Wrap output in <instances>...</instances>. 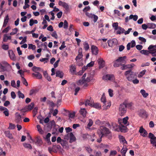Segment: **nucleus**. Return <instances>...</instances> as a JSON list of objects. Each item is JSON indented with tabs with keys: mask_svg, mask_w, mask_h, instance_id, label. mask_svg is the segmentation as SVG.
I'll return each mask as SVG.
<instances>
[{
	"mask_svg": "<svg viewBox=\"0 0 156 156\" xmlns=\"http://www.w3.org/2000/svg\"><path fill=\"white\" fill-rule=\"evenodd\" d=\"M126 58V56L119 57L114 62V66L117 67L125 64L126 63V61L125 60Z\"/></svg>",
	"mask_w": 156,
	"mask_h": 156,
	"instance_id": "obj_1",
	"label": "nucleus"
},
{
	"mask_svg": "<svg viewBox=\"0 0 156 156\" xmlns=\"http://www.w3.org/2000/svg\"><path fill=\"white\" fill-rule=\"evenodd\" d=\"M124 74L127 79L130 81L133 80V79L136 78L137 77L136 74L135 73L133 72L131 69H129L126 71Z\"/></svg>",
	"mask_w": 156,
	"mask_h": 156,
	"instance_id": "obj_2",
	"label": "nucleus"
},
{
	"mask_svg": "<svg viewBox=\"0 0 156 156\" xmlns=\"http://www.w3.org/2000/svg\"><path fill=\"white\" fill-rule=\"evenodd\" d=\"M109 129L103 126H101L97 131V133L99 135H103V136L105 134H109Z\"/></svg>",
	"mask_w": 156,
	"mask_h": 156,
	"instance_id": "obj_3",
	"label": "nucleus"
},
{
	"mask_svg": "<svg viewBox=\"0 0 156 156\" xmlns=\"http://www.w3.org/2000/svg\"><path fill=\"white\" fill-rule=\"evenodd\" d=\"M126 105L123 103L120 105L119 108V114L120 116L123 115L126 112L127 108Z\"/></svg>",
	"mask_w": 156,
	"mask_h": 156,
	"instance_id": "obj_4",
	"label": "nucleus"
},
{
	"mask_svg": "<svg viewBox=\"0 0 156 156\" xmlns=\"http://www.w3.org/2000/svg\"><path fill=\"white\" fill-rule=\"evenodd\" d=\"M117 43V40L115 38L108 40V45L111 47L116 45Z\"/></svg>",
	"mask_w": 156,
	"mask_h": 156,
	"instance_id": "obj_5",
	"label": "nucleus"
},
{
	"mask_svg": "<svg viewBox=\"0 0 156 156\" xmlns=\"http://www.w3.org/2000/svg\"><path fill=\"white\" fill-rule=\"evenodd\" d=\"M139 132L141 134V135L144 137H146L147 135V131L143 128L142 126L140 127Z\"/></svg>",
	"mask_w": 156,
	"mask_h": 156,
	"instance_id": "obj_6",
	"label": "nucleus"
},
{
	"mask_svg": "<svg viewBox=\"0 0 156 156\" xmlns=\"http://www.w3.org/2000/svg\"><path fill=\"white\" fill-rule=\"evenodd\" d=\"M135 66V65L133 63L129 64L123 65L120 68L122 70H125L131 68Z\"/></svg>",
	"mask_w": 156,
	"mask_h": 156,
	"instance_id": "obj_7",
	"label": "nucleus"
},
{
	"mask_svg": "<svg viewBox=\"0 0 156 156\" xmlns=\"http://www.w3.org/2000/svg\"><path fill=\"white\" fill-rule=\"evenodd\" d=\"M102 79L104 80H113L114 79V76L113 75L107 74L104 76Z\"/></svg>",
	"mask_w": 156,
	"mask_h": 156,
	"instance_id": "obj_8",
	"label": "nucleus"
},
{
	"mask_svg": "<svg viewBox=\"0 0 156 156\" xmlns=\"http://www.w3.org/2000/svg\"><path fill=\"white\" fill-rule=\"evenodd\" d=\"M92 53L93 55H97L98 53V48L95 46L93 45L91 47Z\"/></svg>",
	"mask_w": 156,
	"mask_h": 156,
	"instance_id": "obj_9",
	"label": "nucleus"
},
{
	"mask_svg": "<svg viewBox=\"0 0 156 156\" xmlns=\"http://www.w3.org/2000/svg\"><path fill=\"white\" fill-rule=\"evenodd\" d=\"M76 66L73 64L71 65L69 67L70 72L72 74H76Z\"/></svg>",
	"mask_w": 156,
	"mask_h": 156,
	"instance_id": "obj_10",
	"label": "nucleus"
},
{
	"mask_svg": "<svg viewBox=\"0 0 156 156\" xmlns=\"http://www.w3.org/2000/svg\"><path fill=\"white\" fill-rule=\"evenodd\" d=\"M98 61L99 65V68H102L105 66V62L103 59L100 58L98 59Z\"/></svg>",
	"mask_w": 156,
	"mask_h": 156,
	"instance_id": "obj_11",
	"label": "nucleus"
},
{
	"mask_svg": "<svg viewBox=\"0 0 156 156\" xmlns=\"http://www.w3.org/2000/svg\"><path fill=\"white\" fill-rule=\"evenodd\" d=\"M94 101L92 99H91V98H90V99H87L85 101V105L86 106L88 105L91 106L92 105V104L93 103Z\"/></svg>",
	"mask_w": 156,
	"mask_h": 156,
	"instance_id": "obj_12",
	"label": "nucleus"
},
{
	"mask_svg": "<svg viewBox=\"0 0 156 156\" xmlns=\"http://www.w3.org/2000/svg\"><path fill=\"white\" fill-rule=\"evenodd\" d=\"M32 75L33 77H35L36 79H41L42 78V75L39 73H32Z\"/></svg>",
	"mask_w": 156,
	"mask_h": 156,
	"instance_id": "obj_13",
	"label": "nucleus"
},
{
	"mask_svg": "<svg viewBox=\"0 0 156 156\" xmlns=\"http://www.w3.org/2000/svg\"><path fill=\"white\" fill-rule=\"evenodd\" d=\"M35 140L36 144L37 146H40L42 144V142L40 138L37 137H36Z\"/></svg>",
	"mask_w": 156,
	"mask_h": 156,
	"instance_id": "obj_14",
	"label": "nucleus"
},
{
	"mask_svg": "<svg viewBox=\"0 0 156 156\" xmlns=\"http://www.w3.org/2000/svg\"><path fill=\"white\" fill-rule=\"evenodd\" d=\"M33 71L35 73H39L38 71H43V70L41 68L39 67H37L36 66H34L32 68Z\"/></svg>",
	"mask_w": 156,
	"mask_h": 156,
	"instance_id": "obj_15",
	"label": "nucleus"
},
{
	"mask_svg": "<svg viewBox=\"0 0 156 156\" xmlns=\"http://www.w3.org/2000/svg\"><path fill=\"white\" fill-rule=\"evenodd\" d=\"M128 119L129 117L128 116H126L122 119V123L124 125H125L126 126H128L129 125V123L128 121Z\"/></svg>",
	"mask_w": 156,
	"mask_h": 156,
	"instance_id": "obj_16",
	"label": "nucleus"
},
{
	"mask_svg": "<svg viewBox=\"0 0 156 156\" xmlns=\"http://www.w3.org/2000/svg\"><path fill=\"white\" fill-rule=\"evenodd\" d=\"M63 76L64 73L62 71L58 70L56 72V76L57 77L62 78L63 77Z\"/></svg>",
	"mask_w": 156,
	"mask_h": 156,
	"instance_id": "obj_17",
	"label": "nucleus"
},
{
	"mask_svg": "<svg viewBox=\"0 0 156 156\" xmlns=\"http://www.w3.org/2000/svg\"><path fill=\"white\" fill-rule=\"evenodd\" d=\"M87 111L85 108H81L80 111V114L82 115L83 117L86 116L87 114Z\"/></svg>",
	"mask_w": 156,
	"mask_h": 156,
	"instance_id": "obj_18",
	"label": "nucleus"
},
{
	"mask_svg": "<svg viewBox=\"0 0 156 156\" xmlns=\"http://www.w3.org/2000/svg\"><path fill=\"white\" fill-rule=\"evenodd\" d=\"M69 135V136H71L69 140V142L70 143H72L76 140V138L74 136V135L72 133H70Z\"/></svg>",
	"mask_w": 156,
	"mask_h": 156,
	"instance_id": "obj_19",
	"label": "nucleus"
},
{
	"mask_svg": "<svg viewBox=\"0 0 156 156\" xmlns=\"http://www.w3.org/2000/svg\"><path fill=\"white\" fill-rule=\"evenodd\" d=\"M9 20V16L8 15H7L5 17L4 20V22L3 23V25L2 27H5L8 22V21Z\"/></svg>",
	"mask_w": 156,
	"mask_h": 156,
	"instance_id": "obj_20",
	"label": "nucleus"
},
{
	"mask_svg": "<svg viewBox=\"0 0 156 156\" xmlns=\"http://www.w3.org/2000/svg\"><path fill=\"white\" fill-rule=\"evenodd\" d=\"M119 128L122 132H126L127 127L126 126H124L122 124H119Z\"/></svg>",
	"mask_w": 156,
	"mask_h": 156,
	"instance_id": "obj_21",
	"label": "nucleus"
},
{
	"mask_svg": "<svg viewBox=\"0 0 156 156\" xmlns=\"http://www.w3.org/2000/svg\"><path fill=\"white\" fill-rule=\"evenodd\" d=\"M148 49L149 50V52L156 51V45H151L148 47Z\"/></svg>",
	"mask_w": 156,
	"mask_h": 156,
	"instance_id": "obj_22",
	"label": "nucleus"
},
{
	"mask_svg": "<svg viewBox=\"0 0 156 156\" xmlns=\"http://www.w3.org/2000/svg\"><path fill=\"white\" fill-rule=\"evenodd\" d=\"M4 133L5 136L9 138L12 139L13 138L12 135L11 133H10L9 131H5Z\"/></svg>",
	"mask_w": 156,
	"mask_h": 156,
	"instance_id": "obj_23",
	"label": "nucleus"
},
{
	"mask_svg": "<svg viewBox=\"0 0 156 156\" xmlns=\"http://www.w3.org/2000/svg\"><path fill=\"white\" fill-rule=\"evenodd\" d=\"M140 93L144 98L147 97L149 95L148 94L146 93L145 91L143 89L140 90Z\"/></svg>",
	"mask_w": 156,
	"mask_h": 156,
	"instance_id": "obj_24",
	"label": "nucleus"
},
{
	"mask_svg": "<svg viewBox=\"0 0 156 156\" xmlns=\"http://www.w3.org/2000/svg\"><path fill=\"white\" fill-rule=\"evenodd\" d=\"M140 114L143 117H147V116L146 112L143 109L140 110Z\"/></svg>",
	"mask_w": 156,
	"mask_h": 156,
	"instance_id": "obj_25",
	"label": "nucleus"
},
{
	"mask_svg": "<svg viewBox=\"0 0 156 156\" xmlns=\"http://www.w3.org/2000/svg\"><path fill=\"white\" fill-rule=\"evenodd\" d=\"M91 107H94L97 109L100 108H101V105L98 103H94V102L92 104V105Z\"/></svg>",
	"mask_w": 156,
	"mask_h": 156,
	"instance_id": "obj_26",
	"label": "nucleus"
},
{
	"mask_svg": "<svg viewBox=\"0 0 156 156\" xmlns=\"http://www.w3.org/2000/svg\"><path fill=\"white\" fill-rule=\"evenodd\" d=\"M84 48L85 51H87L89 48V46L87 42H85L83 44Z\"/></svg>",
	"mask_w": 156,
	"mask_h": 156,
	"instance_id": "obj_27",
	"label": "nucleus"
},
{
	"mask_svg": "<svg viewBox=\"0 0 156 156\" xmlns=\"http://www.w3.org/2000/svg\"><path fill=\"white\" fill-rule=\"evenodd\" d=\"M23 146L25 148L27 149H31L32 148L31 145L30 144L24 143L23 144Z\"/></svg>",
	"mask_w": 156,
	"mask_h": 156,
	"instance_id": "obj_28",
	"label": "nucleus"
},
{
	"mask_svg": "<svg viewBox=\"0 0 156 156\" xmlns=\"http://www.w3.org/2000/svg\"><path fill=\"white\" fill-rule=\"evenodd\" d=\"M37 129L38 131L39 132V133L41 134H43L44 133V131L42 130V129L41 128V126L40 125H37Z\"/></svg>",
	"mask_w": 156,
	"mask_h": 156,
	"instance_id": "obj_29",
	"label": "nucleus"
},
{
	"mask_svg": "<svg viewBox=\"0 0 156 156\" xmlns=\"http://www.w3.org/2000/svg\"><path fill=\"white\" fill-rule=\"evenodd\" d=\"M51 136V133H48L46 136V139L48 143L49 142H50V143H51V142L50 141V138Z\"/></svg>",
	"mask_w": 156,
	"mask_h": 156,
	"instance_id": "obj_30",
	"label": "nucleus"
},
{
	"mask_svg": "<svg viewBox=\"0 0 156 156\" xmlns=\"http://www.w3.org/2000/svg\"><path fill=\"white\" fill-rule=\"evenodd\" d=\"M119 138L120 141L124 143H127L126 141L123 136H119Z\"/></svg>",
	"mask_w": 156,
	"mask_h": 156,
	"instance_id": "obj_31",
	"label": "nucleus"
},
{
	"mask_svg": "<svg viewBox=\"0 0 156 156\" xmlns=\"http://www.w3.org/2000/svg\"><path fill=\"white\" fill-rule=\"evenodd\" d=\"M2 64L4 66L5 68L7 70V68L10 66L9 64L6 61L2 62Z\"/></svg>",
	"mask_w": 156,
	"mask_h": 156,
	"instance_id": "obj_32",
	"label": "nucleus"
},
{
	"mask_svg": "<svg viewBox=\"0 0 156 156\" xmlns=\"http://www.w3.org/2000/svg\"><path fill=\"white\" fill-rule=\"evenodd\" d=\"M83 56V55L82 52H79L78 55L76 57L75 60H77L80 59Z\"/></svg>",
	"mask_w": 156,
	"mask_h": 156,
	"instance_id": "obj_33",
	"label": "nucleus"
},
{
	"mask_svg": "<svg viewBox=\"0 0 156 156\" xmlns=\"http://www.w3.org/2000/svg\"><path fill=\"white\" fill-rule=\"evenodd\" d=\"M6 70L4 66H3L2 63H0V72H3Z\"/></svg>",
	"mask_w": 156,
	"mask_h": 156,
	"instance_id": "obj_34",
	"label": "nucleus"
},
{
	"mask_svg": "<svg viewBox=\"0 0 156 156\" xmlns=\"http://www.w3.org/2000/svg\"><path fill=\"white\" fill-rule=\"evenodd\" d=\"M156 27L154 23H149L148 24V28L150 29H154Z\"/></svg>",
	"mask_w": 156,
	"mask_h": 156,
	"instance_id": "obj_35",
	"label": "nucleus"
},
{
	"mask_svg": "<svg viewBox=\"0 0 156 156\" xmlns=\"http://www.w3.org/2000/svg\"><path fill=\"white\" fill-rule=\"evenodd\" d=\"M86 150L89 154H91L93 151V149H91L90 146H88L85 147Z\"/></svg>",
	"mask_w": 156,
	"mask_h": 156,
	"instance_id": "obj_36",
	"label": "nucleus"
},
{
	"mask_svg": "<svg viewBox=\"0 0 156 156\" xmlns=\"http://www.w3.org/2000/svg\"><path fill=\"white\" fill-rule=\"evenodd\" d=\"M21 78L23 83L26 86H27L28 83L26 79L23 77H22Z\"/></svg>",
	"mask_w": 156,
	"mask_h": 156,
	"instance_id": "obj_37",
	"label": "nucleus"
},
{
	"mask_svg": "<svg viewBox=\"0 0 156 156\" xmlns=\"http://www.w3.org/2000/svg\"><path fill=\"white\" fill-rule=\"evenodd\" d=\"M112 26L113 27H114L115 29V30L119 29V27L118 26V23H114Z\"/></svg>",
	"mask_w": 156,
	"mask_h": 156,
	"instance_id": "obj_38",
	"label": "nucleus"
},
{
	"mask_svg": "<svg viewBox=\"0 0 156 156\" xmlns=\"http://www.w3.org/2000/svg\"><path fill=\"white\" fill-rule=\"evenodd\" d=\"M34 106V104L33 103H31L27 107V109L28 110H32Z\"/></svg>",
	"mask_w": 156,
	"mask_h": 156,
	"instance_id": "obj_39",
	"label": "nucleus"
},
{
	"mask_svg": "<svg viewBox=\"0 0 156 156\" xmlns=\"http://www.w3.org/2000/svg\"><path fill=\"white\" fill-rule=\"evenodd\" d=\"M36 48L35 45L32 44H29L28 48L34 50Z\"/></svg>",
	"mask_w": 156,
	"mask_h": 156,
	"instance_id": "obj_40",
	"label": "nucleus"
},
{
	"mask_svg": "<svg viewBox=\"0 0 156 156\" xmlns=\"http://www.w3.org/2000/svg\"><path fill=\"white\" fill-rule=\"evenodd\" d=\"M18 29L17 28H14L12 30V32L10 33L11 35H13L16 34Z\"/></svg>",
	"mask_w": 156,
	"mask_h": 156,
	"instance_id": "obj_41",
	"label": "nucleus"
},
{
	"mask_svg": "<svg viewBox=\"0 0 156 156\" xmlns=\"http://www.w3.org/2000/svg\"><path fill=\"white\" fill-rule=\"evenodd\" d=\"M68 23L66 20H65L64 21L63 24V28L66 29L68 28Z\"/></svg>",
	"mask_w": 156,
	"mask_h": 156,
	"instance_id": "obj_42",
	"label": "nucleus"
},
{
	"mask_svg": "<svg viewBox=\"0 0 156 156\" xmlns=\"http://www.w3.org/2000/svg\"><path fill=\"white\" fill-rule=\"evenodd\" d=\"M18 95L19 98H24V94L22 93L20 91H18Z\"/></svg>",
	"mask_w": 156,
	"mask_h": 156,
	"instance_id": "obj_43",
	"label": "nucleus"
},
{
	"mask_svg": "<svg viewBox=\"0 0 156 156\" xmlns=\"http://www.w3.org/2000/svg\"><path fill=\"white\" fill-rule=\"evenodd\" d=\"M146 72V70H143L140 73V74L138 75V77H142L145 74Z\"/></svg>",
	"mask_w": 156,
	"mask_h": 156,
	"instance_id": "obj_44",
	"label": "nucleus"
},
{
	"mask_svg": "<svg viewBox=\"0 0 156 156\" xmlns=\"http://www.w3.org/2000/svg\"><path fill=\"white\" fill-rule=\"evenodd\" d=\"M60 60V58H58V60L54 64V67L55 68H56L58 66V63Z\"/></svg>",
	"mask_w": 156,
	"mask_h": 156,
	"instance_id": "obj_45",
	"label": "nucleus"
},
{
	"mask_svg": "<svg viewBox=\"0 0 156 156\" xmlns=\"http://www.w3.org/2000/svg\"><path fill=\"white\" fill-rule=\"evenodd\" d=\"M123 104H124L125 105H126V108H131V107L132 106V103H127L126 102H123Z\"/></svg>",
	"mask_w": 156,
	"mask_h": 156,
	"instance_id": "obj_46",
	"label": "nucleus"
},
{
	"mask_svg": "<svg viewBox=\"0 0 156 156\" xmlns=\"http://www.w3.org/2000/svg\"><path fill=\"white\" fill-rule=\"evenodd\" d=\"M90 9V7L89 6H85L83 10V11L84 12H87V11H89Z\"/></svg>",
	"mask_w": 156,
	"mask_h": 156,
	"instance_id": "obj_47",
	"label": "nucleus"
},
{
	"mask_svg": "<svg viewBox=\"0 0 156 156\" xmlns=\"http://www.w3.org/2000/svg\"><path fill=\"white\" fill-rule=\"evenodd\" d=\"M85 14L89 18H93V16L94 15L93 14L89 13L88 12H86L85 13Z\"/></svg>",
	"mask_w": 156,
	"mask_h": 156,
	"instance_id": "obj_48",
	"label": "nucleus"
},
{
	"mask_svg": "<svg viewBox=\"0 0 156 156\" xmlns=\"http://www.w3.org/2000/svg\"><path fill=\"white\" fill-rule=\"evenodd\" d=\"M65 42L64 41H63L62 42L61 46L59 48V49H60V50H62L64 48L66 47V46L65 45Z\"/></svg>",
	"mask_w": 156,
	"mask_h": 156,
	"instance_id": "obj_49",
	"label": "nucleus"
},
{
	"mask_svg": "<svg viewBox=\"0 0 156 156\" xmlns=\"http://www.w3.org/2000/svg\"><path fill=\"white\" fill-rule=\"evenodd\" d=\"M154 137H154V139H151L150 140L151 143L153 145L156 143V137L155 136Z\"/></svg>",
	"mask_w": 156,
	"mask_h": 156,
	"instance_id": "obj_50",
	"label": "nucleus"
},
{
	"mask_svg": "<svg viewBox=\"0 0 156 156\" xmlns=\"http://www.w3.org/2000/svg\"><path fill=\"white\" fill-rule=\"evenodd\" d=\"M51 35L53 37H55V38H57L58 37V35L56 33V31H54L53 33L51 34Z\"/></svg>",
	"mask_w": 156,
	"mask_h": 156,
	"instance_id": "obj_51",
	"label": "nucleus"
},
{
	"mask_svg": "<svg viewBox=\"0 0 156 156\" xmlns=\"http://www.w3.org/2000/svg\"><path fill=\"white\" fill-rule=\"evenodd\" d=\"M108 92L109 94V95L111 97H112L113 96V90L111 89H108Z\"/></svg>",
	"mask_w": 156,
	"mask_h": 156,
	"instance_id": "obj_52",
	"label": "nucleus"
},
{
	"mask_svg": "<svg viewBox=\"0 0 156 156\" xmlns=\"http://www.w3.org/2000/svg\"><path fill=\"white\" fill-rule=\"evenodd\" d=\"M48 60V58H41L40 59V61H41V62H44V63H45L47 62Z\"/></svg>",
	"mask_w": 156,
	"mask_h": 156,
	"instance_id": "obj_53",
	"label": "nucleus"
},
{
	"mask_svg": "<svg viewBox=\"0 0 156 156\" xmlns=\"http://www.w3.org/2000/svg\"><path fill=\"white\" fill-rule=\"evenodd\" d=\"M75 112L70 113L69 114V118H73L75 116Z\"/></svg>",
	"mask_w": 156,
	"mask_h": 156,
	"instance_id": "obj_54",
	"label": "nucleus"
},
{
	"mask_svg": "<svg viewBox=\"0 0 156 156\" xmlns=\"http://www.w3.org/2000/svg\"><path fill=\"white\" fill-rule=\"evenodd\" d=\"M10 29V27H8L5 28L2 31V33H7L9 31V30Z\"/></svg>",
	"mask_w": 156,
	"mask_h": 156,
	"instance_id": "obj_55",
	"label": "nucleus"
},
{
	"mask_svg": "<svg viewBox=\"0 0 156 156\" xmlns=\"http://www.w3.org/2000/svg\"><path fill=\"white\" fill-rule=\"evenodd\" d=\"M140 52L142 54L145 55H147L148 54V51L146 50H143L140 51Z\"/></svg>",
	"mask_w": 156,
	"mask_h": 156,
	"instance_id": "obj_56",
	"label": "nucleus"
},
{
	"mask_svg": "<svg viewBox=\"0 0 156 156\" xmlns=\"http://www.w3.org/2000/svg\"><path fill=\"white\" fill-rule=\"evenodd\" d=\"M2 48L3 49L6 50L9 49V46L8 45L4 44L2 46Z\"/></svg>",
	"mask_w": 156,
	"mask_h": 156,
	"instance_id": "obj_57",
	"label": "nucleus"
},
{
	"mask_svg": "<svg viewBox=\"0 0 156 156\" xmlns=\"http://www.w3.org/2000/svg\"><path fill=\"white\" fill-rule=\"evenodd\" d=\"M93 124V121L91 119H89V122L87 124V126L88 127H91Z\"/></svg>",
	"mask_w": 156,
	"mask_h": 156,
	"instance_id": "obj_58",
	"label": "nucleus"
},
{
	"mask_svg": "<svg viewBox=\"0 0 156 156\" xmlns=\"http://www.w3.org/2000/svg\"><path fill=\"white\" fill-rule=\"evenodd\" d=\"M101 101L102 102H103V103L105 105V103L106 101V98H105V97L103 95L101 97Z\"/></svg>",
	"mask_w": 156,
	"mask_h": 156,
	"instance_id": "obj_59",
	"label": "nucleus"
},
{
	"mask_svg": "<svg viewBox=\"0 0 156 156\" xmlns=\"http://www.w3.org/2000/svg\"><path fill=\"white\" fill-rule=\"evenodd\" d=\"M15 128V125L12 124L11 123H9V129H13Z\"/></svg>",
	"mask_w": 156,
	"mask_h": 156,
	"instance_id": "obj_60",
	"label": "nucleus"
},
{
	"mask_svg": "<svg viewBox=\"0 0 156 156\" xmlns=\"http://www.w3.org/2000/svg\"><path fill=\"white\" fill-rule=\"evenodd\" d=\"M35 58V56L34 55H31L27 56V58L30 60L33 59Z\"/></svg>",
	"mask_w": 156,
	"mask_h": 156,
	"instance_id": "obj_61",
	"label": "nucleus"
},
{
	"mask_svg": "<svg viewBox=\"0 0 156 156\" xmlns=\"http://www.w3.org/2000/svg\"><path fill=\"white\" fill-rule=\"evenodd\" d=\"M95 123L96 124L98 125H100L101 124L102 125L104 124L103 122H101V121L100 120L98 119L96 120L95 122Z\"/></svg>",
	"mask_w": 156,
	"mask_h": 156,
	"instance_id": "obj_62",
	"label": "nucleus"
},
{
	"mask_svg": "<svg viewBox=\"0 0 156 156\" xmlns=\"http://www.w3.org/2000/svg\"><path fill=\"white\" fill-rule=\"evenodd\" d=\"M154 137H155V136L152 133H149V136H148L149 138H150V139H154V138H153L154 137V138H155Z\"/></svg>",
	"mask_w": 156,
	"mask_h": 156,
	"instance_id": "obj_63",
	"label": "nucleus"
},
{
	"mask_svg": "<svg viewBox=\"0 0 156 156\" xmlns=\"http://www.w3.org/2000/svg\"><path fill=\"white\" fill-rule=\"evenodd\" d=\"M138 39L140 41H141L142 42L145 43L146 41V39L143 37H139Z\"/></svg>",
	"mask_w": 156,
	"mask_h": 156,
	"instance_id": "obj_64",
	"label": "nucleus"
}]
</instances>
